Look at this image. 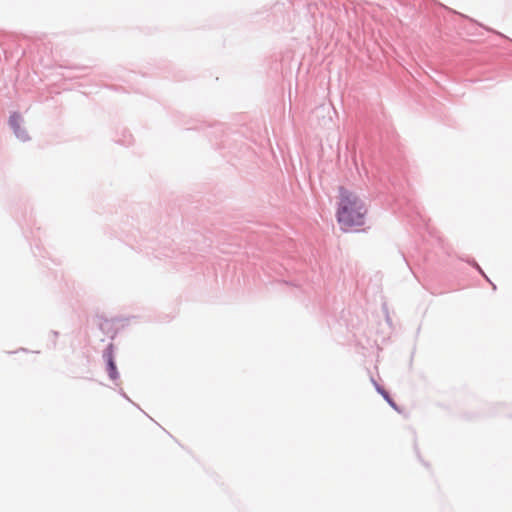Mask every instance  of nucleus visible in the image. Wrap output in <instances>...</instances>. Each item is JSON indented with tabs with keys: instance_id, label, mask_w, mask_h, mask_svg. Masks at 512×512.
Instances as JSON below:
<instances>
[{
	"instance_id": "1",
	"label": "nucleus",
	"mask_w": 512,
	"mask_h": 512,
	"mask_svg": "<svg viewBox=\"0 0 512 512\" xmlns=\"http://www.w3.org/2000/svg\"><path fill=\"white\" fill-rule=\"evenodd\" d=\"M367 210L365 201L358 194L340 187L336 217L343 231L363 226Z\"/></svg>"
},
{
	"instance_id": "2",
	"label": "nucleus",
	"mask_w": 512,
	"mask_h": 512,
	"mask_svg": "<svg viewBox=\"0 0 512 512\" xmlns=\"http://www.w3.org/2000/svg\"><path fill=\"white\" fill-rule=\"evenodd\" d=\"M9 124L18 139H20L21 141H26L29 139V136L25 129L21 128L22 118L19 114H12L9 119Z\"/></svg>"
},
{
	"instance_id": "3",
	"label": "nucleus",
	"mask_w": 512,
	"mask_h": 512,
	"mask_svg": "<svg viewBox=\"0 0 512 512\" xmlns=\"http://www.w3.org/2000/svg\"><path fill=\"white\" fill-rule=\"evenodd\" d=\"M104 359L107 362V372L112 380H116L119 377L114 359H113V345L110 344L103 354Z\"/></svg>"
},
{
	"instance_id": "4",
	"label": "nucleus",
	"mask_w": 512,
	"mask_h": 512,
	"mask_svg": "<svg viewBox=\"0 0 512 512\" xmlns=\"http://www.w3.org/2000/svg\"><path fill=\"white\" fill-rule=\"evenodd\" d=\"M376 386V389L377 391L384 397V399L394 408V409H397L396 407V404L394 403V401L390 398L389 394L387 393V391H385L382 387H380L379 385L375 384Z\"/></svg>"
}]
</instances>
